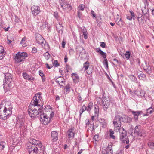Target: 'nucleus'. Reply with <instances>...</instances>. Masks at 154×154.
Returning <instances> with one entry per match:
<instances>
[{
	"label": "nucleus",
	"instance_id": "6e6552de",
	"mask_svg": "<svg viewBox=\"0 0 154 154\" xmlns=\"http://www.w3.org/2000/svg\"><path fill=\"white\" fill-rule=\"evenodd\" d=\"M41 93L39 92L35 94L33 100L31 101L30 104L33 105H36L39 106H40V104H39L42 99Z\"/></svg>",
	"mask_w": 154,
	"mask_h": 154
},
{
	"label": "nucleus",
	"instance_id": "c756f323",
	"mask_svg": "<svg viewBox=\"0 0 154 154\" xmlns=\"http://www.w3.org/2000/svg\"><path fill=\"white\" fill-rule=\"evenodd\" d=\"M148 145L149 147L152 149H154V142H149L148 143Z\"/></svg>",
	"mask_w": 154,
	"mask_h": 154
},
{
	"label": "nucleus",
	"instance_id": "c85d7f7f",
	"mask_svg": "<svg viewBox=\"0 0 154 154\" xmlns=\"http://www.w3.org/2000/svg\"><path fill=\"white\" fill-rule=\"evenodd\" d=\"M116 22L117 24L121 27L122 26V21H121V18H120L119 20H116Z\"/></svg>",
	"mask_w": 154,
	"mask_h": 154
},
{
	"label": "nucleus",
	"instance_id": "4c0bfd02",
	"mask_svg": "<svg viewBox=\"0 0 154 154\" xmlns=\"http://www.w3.org/2000/svg\"><path fill=\"white\" fill-rule=\"evenodd\" d=\"M48 26V25L45 23H44L42 25L40 26L42 29L44 30L45 28Z\"/></svg>",
	"mask_w": 154,
	"mask_h": 154
},
{
	"label": "nucleus",
	"instance_id": "680f3d73",
	"mask_svg": "<svg viewBox=\"0 0 154 154\" xmlns=\"http://www.w3.org/2000/svg\"><path fill=\"white\" fill-rule=\"evenodd\" d=\"M130 13L131 15V17H134V14L133 12L131 10L130 11Z\"/></svg>",
	"mask_w": 154,
	"mask_h": 154
},
{
	"label": "nucleus",
	"instance_id": "bb28decb",
	"mask_svg": "<svg viewBox=\"0 0 154 154\" xmlns=\"http://www.w3.org/2000/svg\"><path fill=\"white\" fill-rule=\"evenodd\" d=\"M93 106V104L92 103H89L87 107H86V110L90 112L91 110L92 109Z\"/></svg>",
	"mask_w": 154,
	"mask_h": 154
},
{
	"label": "nucleus",
	"instance_id": "774afa93",
	"mask_svg": "<svg viewBox=\"0 0 154 154\" xmlns=\"http://www.w3.org/2000/svg\"><path fill=\"white\" fill-rule=\"evenodd\" d=\"M68 60V58L67 57L66 55H65V58H64V62L65 63L67 62Z\"/></svg>",
	"mask_w": 154,
	"mask_h": 154
},
{
	"label": "nucleus",
	"instance_id": "8fccbe9b",
	"mask_svg": "<svg viewBox=\"0 0 154 154\" xmlns=\"http://www.w3.org/2000/svg\"><path fill=\"white\" fill-rule=\"evenodd\" d=\"M54 15L56 19H58L59 16L57 12H54Z\"/></svg>",
	"mask_w": 154,
	"mask_h": 154
},
{
	"label": "nucleus",
	"instance_id": "72a5a7b5",
	"mask_svg": "<svg viewBox=\"0 0 154 154\" xmlns=\"http://www.w3.org/2000/svg\"><path fill=\"white\" fill-rule=\"evenodd\" d=\"M110 132V136L111 138L115 139V137L113 135L114 134V132L112 131V129H110L109 130Z\"/></svg>",
	"mask_w": 154,
	"mask_h": 154
},
{
	"label": "nucleus",
	"instance_id": "864d4df0",
	"mask_svg": "<svg viewBox=\"0 0 154 154\" xmlns=\"http://www.w3.org/2000/svg\"><path fill=\"white\" fill-rule=\"evenodd\" d=\"M91 14L92 15V16L93 17H96L95 14V13L94 11H93L92 10L91 11Z\"/></svg>",
	"mask_w": 154,
	"mask_h": 154
},
{
	"label": "nucleus",
	"instance_id": "5701e85b",
	"mask_svg": "<svg viewBox=\"0 0 154 154\" xmlns=\"http://www.w3.org/2000/svg\"><path fill=\"white\" fill-rule=\"evenodd\" d=\"M142 112V111H134L132 112V113L134 116V117L136 120H137L138 116Z\"/></svg>",
	"mask_w": 154,
	"mask_h": 154
},
{
	"label": "nucleus",
	"instance_id": "f704fd0d",
	"mask_svg": "<svg viewBox=\"0 0 154 154\" xmlns=\"http://www.w3.org/2000/svg\"><path fill=\"white\" fill-rule=\"evenodd\" d=\"M85 8V5L83 4H80L78 7L79 10L83 11Z\"/></svg>",
	"mask_w": 154,
	"mask_h": 154
},
{
	"label": "nucleus",
	"instance_id": "de8ad7c7",
	"mask_svg": "<svg viewBox=\"0 0 154 154\" xmlns=\"http://www.w3.org/2000/svg\"><path fill=\"white\" fill-rule=\"evenodd\" d=\"M143 15H146V18L148 19V20H150V19H149V14H147V13H144L143 12Z\"/></svg>",
	"mask_w": 154,
	"mask_h": 154
},
{
	"label": "nucleus",
	"instance_id": "9b49d317",
	"mask_svg": "<svg viewBox=\"0 0 154 154\" xmlns=\"http://www.w3.org/2000/svg\"><path fill=\"white\" fill-rule=\"evenodd\" d=\"M103 105L104 109L106 111L110 105L109 98L107 97L103 98Z\"/></svg>",
	"mask_w": 154,
	"mask_h": 154
},
{
	"label": "nucleus",
	"instance_id": "a878e982",
	"mask_svg": "<svg viewBox=\"0 0 154 154\" xmlns=\"http://www.w3.org/2000/svg\"><path fill=\"white\" fill-rule=\"evenodd\" d=\"M134 133H137L138 135L141 136L142 134L140 133V130L138 128V126H136L134 129Z\"/></svg>",
	"mask_w": 154,
	"mask_h": 154
},
{
	"label": "nucleus",
	"instance_id": "4d7b16f0",
	"mask_svg": "<svg viewBox=\"0 0 154 154\" xmlns=\"http://www.w3.org/2000/svg\"><path fill=\"white\" fill-rule=\"evenodd\" d=\"M94 139L95 141H97L98 139V135H95L94 137Z\"/></svg>",
	"mask_w": 154,
	"mask_h": 154
},
{
	"label": "nucleus",
	"instance_id": "ea45409f",
	"mask_svg": "<svg viewBox=\"0 0 154 154\" xmlns=\"http://www.w3.org/2000/svg\"><path fill=\"white\" fill-rule=\"evenodd\" d=\"M5 92V93L8 92V94H10L9 92L10 91V90L9 87H3Z\"/></svg>",
	"mask_w": 154,
	"mask_h": 154
},
{
	"label": "nucleus",
	"instance_id": "4be33fe9",
	"mask_svg": "<svg viewBox=\"0 0 154 154\" xmlns=\"http://www.w3.org/2000/svg\"><path fill=\"white\" fill-rule=\"evenodd\" d=\"M96 50L97 52L99 53L100 54L103 56V58H106V53L102 51L100 48H97Z\"/></svg>",
	"mask_w": 154,
	"mask_h": 154
},
{
	"label": "nucleus",
	"instance_id": "a19ab883",
	"mask_svg": "<svg viewBox=\"0 0 154 154\" xmlns=\"http://www.w3.org/2000/svg\"><path fill=\"white\" fill-rule=\"evenodd\" d=\"M64 92L66 94L68 93L70 91V87H66L64 89Z\"/></svg>",
	"mask_w": 154,
	"mask_h": 154
},
{
	"label": "nucleus",
	"instance_id": "338daca9",
	"mask_svg": "<svg viewBox=\"0 0 154 154\" xmlns=\"http://www.w3.org/2000/svg\"><path fill=\"white\" fill-rule=\"evenodd\" d=\"M65 44H66L65 42L63 41V42H62V47L63 48H64L65 47Z\"/></svg>",
	"mask_w": 154,
	"mask_h": 154
},
{
	"label": "nucleus",
	"instance_id": "e433bc0d",
	"mask_svg": "<svg viewBox=\"0 0 154 154\" xmlns=\"http://www.w3.org/2000/svg\"><path fill=\"white\" fill-rule=\"evenodd\" d=\"M6 145V143L2 141L1 142L0 144V149H3L5 146Z\"/></svg>",
	"mask_w": 154,
	"mask_h": 154
},
{
	"label": "nucleus",
	"instance_id": "a18cd8bd",
	"mask_svg": "<svg viewBox=\"0 0 154 154\" xmlns=\"http://www.w3.org/2000/svg\"><path fill=\"white\" fill-rule=\"evenodd\" d=\"M100 46H101L103 48H105L106 47V44L103 42H100Z\"/></svg>",
	"mask_w": 154,
	"mask_h": 154
},
{
	"label": "nucleus",
	"instance_id": "69168bd1",
	"mask_svg": "<svg viewBox=\"0 0 154 154\" xmlns=\"http://www.w3.org/2000/svg\"><path fill=\"white\" fill-rule=\"evenodd\" d=\"M127 19H128L130 20H131L132 19V17L131 16H127Z\"/></svg>",
	"mask_w": 154,
	"mask_h": 154
},
{
	"label": "nucleus",
	"instance_id": "423d86ee",
	"mask_svg": "<svg viewBox=\"0 0 154 154\" xmlns=\"http://www.w3.org/2000/svg\"><path fill=\"white\" fill-rule=\"evenodd\" d=\"M59 3L61 7L64 11H70L72 9V6L67 2L63 0H59Z\"/></svg>",
	"mask_w": 154,
	"mask_h": 154
},
{
	"label": "nucleus",
	"instance_id": "7c9ffc66",
	"mask_svg": "<svg viewBox=\"0 0 154 154\" xmlns=\"http://www.w3.org/2000/svg\"><path fill=\"white\" fill-rule=\"evenodd\" d=\"M39 74L40 76L42 77V80L43 81H44L45 79V77L44 76V74L42 72V71L40 70L39 71Z\"/></svg>",
	"mask_w": 154,
	"mask_h": 154
},
{
	"label": "nucleus",
	"instance_id": "f257e3e1",
	"mask_svg": "<svg viewBox=\"0 0 154 154\" xmlns=\"http://www.w3.org/2000/svg\"><path fill=\"white\" fill-rule=\"evenodd\" d=\"M125 119H130V118L126 116L122 117L119 115L116 116L114 119L113 123L115 131L116 132L119 131L120 132L121 140L123 143L128 144L129 141L128 139L127 138V133L124 128H121L122 121L124 122H128Z\"/></svg>",
	"mask_w": 154,
	"mask_h": 154
},
{
	"label": "nucleus",
	"instance_id": "1a4fd4ad",
	"mask_svg": "<svg viewBox=\"0 0 154 154\" xmlns=\"http://www.w3.org/2000/svg\"><path fill=\"white\" fill-rule=\"evenodd\" d=\"M5 79L4 81L3 85L10 87L11 85L10 83L12 80V75L9 73H7L5 74Z\"/></svg>",
	"mask_w": 154,
	"mask_h": 154
},
{
	"label": "nucleus",
	"instance_id": "393cba45",
	"mask_svg": "<svg viewBox=\"0 0 154 154\" xmlns=\"http://www.w3.org/2000/svg\"><path fill=\"white\" fill-rule=\"evenodd\" d=\"M23 76L24 78L28 80H32L33 78L31 77L28 75L26 72L23 73Z\"/></svg>",
	"mask_w": 154,
	"mask_h": 154
},
{
	"label": "nucleus",
	"instance_id": "0eeeda50",
	"mask_svg": "<svg viewBox=\"0 0 154 154\" xmlns=\"http://www.w3.org/2000/svg\"><path fill=\"white\" fill-rule=\"evenodd\" d=\"M27 57V54L26 52H19L16 54L14 59L17 63H20L23 61Z\"/></svg>",
	"mask_w": 154,
	"mask_h": 154
},
{
	"label": "nucleus",
	"instance_id": "6ab92c4d",
	"mask_svg": "<svg viewBox=\"0 0 154 154\" xmlns=\"http://www.w3.org/2000/svg\"><path fill=\"white\" fill-rule=\"evenodd\" d=\"M5 54V52L4 51L3 47L0 45V60L3 58Z\"/></svg>",
	"mask_w": 154,
	"mask_h": 154
},
{
	"label": "nucleus",
	"instance_id": "412c9836",
	"mask_svg": "<svg viewBox=\"0 0 154 154\" xmlns=\"http://www.w3.org/2000/svg\"><path fill=\"white\" fill-rule=\"evenodd\" d=\"M73 130L72 128L70 129L68 131L67 133L68 134L69 138H71L73 137L74 135V133L73 132Z\"/></svg>",
	"mask_w": 154,
	"mask_h": 154
},
{
	"label": "nucleus",
	"instance_id": "39448f33",
	"mask_svg": "<svg viewBox=\"0 0 154 154\" xmlns=\"http://www.w3.org/2000/svg\"><path fill=\"white\" fill-rule=\"evenodd\" d=\"M0 107L2 109H4L8 112L7 113L12 114V106L10 102L6 101L5 102H2L0 104Z\"/></svg>",
	"mask_w": 154,
	"mask_h": 154
},
{
	"label": "nucleus",
	"instance_id": "49530a36",
	"mask_svg": "<svg viewBox=\"0 0 154 154\" xmlns=\"http://www.w3.org/2000/svg\"><path fill=\"white\" fill-rule=\"evenodd\" d=\"M152 108L151 107H150L147 109V112L150 114L152 113Z\"/></svg>",
	"mask_w": 154,
	"mask_h": 154
},
{
	"label": "nucleus",
	"instance_id": "c9c22d12",
	"mask_svg": "<svg viewBox=\"0 0 154 154\" xmlns=\"http://www.w3.org/2000/svg\"><path fill=\"white\" fill-rule=\"evenodd\" d=\"M125 56L127 60L129 59L130 58V51H127L125 53Z\"/></svg>",
	"mask_w": 154,
	"mask_h": 154
},
{
	"label": "nucleus",
	"instance_id": "b1692460",
	"mask_svg": "<svg viewBox=\"0 0 154 154\" xmlns=\"http://www.w3.org/2000/svg\"><path fill=\"white\" fill-rule=\"evenodd\" d=\"M16 125L18 127L20 128H23L24 123L22 120H17Z\"/></svg>",
	"mask_w": 154,
	"mask_h": 154
},
{
	"label": "nucleus",
	"instance_id": "aec40b11",
	"mask_svg": "<svg viewBox=\"0 0 154 154\" xmlns=\"http://www.w3.org/2000/svg\"><path fill=\"white\" fill-rule=\"evenodd\" d=\"M76 50L77 53L79 55H80L82 52L85 51L84 48L81 46H77L76 48Z\"/></svg>",
	"mask_w": 154,
	"mask_h": 154
},
{
	"label": "nucleus",
	"instance_id": "cd10ccee",
	"mask_svg": "<svg viewBox=\"0 0 154 154\" xmlns=\"http://www.w3.org/2000/svg\"><path fill=\"white\" fill-rule=\"evenodd\" d=\"M89 63L88 61L85 62L83 64V68H85V71L88 69L89 67Z\"/></svg>",
	"mask_w": 154,
	"mask_h": 154
},
{
	"label": "nucleus",
	"instance_id": "052dcab7",
	"mask_svg": "<svg viewBox=\"0 0 154 154\" xmlns=\"http://www.w3.org/2000/svg\"><path fill=\"white\" fill-rule=\"evenodd\" d=\"M74 52V50L72 49H70L69 50V53L70 54H72Z\"/></svg>",
	"mask_w": 154,
	"mask_h": 154
},
{
	"label": "nucleus",
	"instance_id": "f03ea898",
	"mask_svg": "<svg viewBox=\"0 0 154 154\" xmlns=\"http://www.w3.org/2000/svg\"><path fill=\"white\" fill-rule=\"evenodd\" d=\"M27 146L29 154H44V147L39 141L33 139Z\"/></svg>",
	"mask_w": 154,
	"mask_h": 154
},
{
	"label": "nucleus",
	"instance_id": "0e129e2a",
	"mask_svg": "<svg viewBox=\"0 0 154 154\" xmlns=\"http://www.w3.org/2000/svg\"><path fill=\"white\" fill-rule=\"evenodd\" d=\"M46 65L47 67L49 69H50L53 67V66L52 65H51L50 66H49V65L48 63H46Z\"/></svg>",
	"mask_w": 154,
	"mask_h": 154
},
{
	"label": "nucleus",
	"instance_id": "09e8293b",
	"mask_svg": "<svg viewBox=\"0 0 154 154\" xmlns=\"http://www.w3.org/2000/svg\"><path fill=\"white\" fill-rule=\"evenodd\" d=\"M130 78L133 81H135L137 80V78L135 76L132 75L130 76Z\"/></svg>",
	"mask_w": 154,
	"mask_h": 154
},
{
	"label": "nucleus",
	"instance_id": "79ce46f5",
	"mask_svg": "<svg viewBox=\"0 0 154 154\" xmlns=\"http://www.w3.org/2000/svg\"><path fill=\"white\" fill-rule=\"evenodd\" d=\"M103 63L104 65H106L107 68H108V63L106 58H104V62H103Z\"/></svg>",
	"mask_w": 154,
	"mask_h": 154
},
{
	"label": "nucleus",
	"instance_id": "e2e57ef3",
	"mask_svg": "<svg viewBox=\"0 0 154 154\" xmlns=\"http://www.w3.org/2000/svg\"><path fill=\"white\" fill-rule=\"evenodd\" d=\"M83 35L84 36V38L85 39H87L88 38L87 34L86 32H84L83 33Z\"/></svg>",
	"mask_w": 154,
	"mask_h": 154
},
{
	"label": "nucleus",
	"instance_id": "f8f14e48",
	"mask_svg": "<svg viewBox=\"0 0 154 154\" xmlns=\"http://www.w3.org/2000/svg\"><path fill=\"white\" fill-rule=\"evenodd\" d=\"M31 10L32 14L35 16L38 15L41 12L40 7L38 6L35 5L31 7Z\"/></svg>",
	"mask_w": 154,
	"mask_h": 154
},
{
	"label": "nucleus",
	"instance_id": "2eb2a0df",
	"mask_svg": "<svg viewBox=\"0 0 154 154\" xmlns=\"http://www.w3.org/2000/svg\"><path fill=\"white\" fill-rule=\"evenodd\" d=\"M51 134L52 137V141L54 142L57 141L58 138L57 133L55 131H53L51 132Z\"/></svg>",
	"mask_w": 154,
	"mask_h": 154
},
{
	"label": "nucleus",
	"instance_id": "13d9d810",
	"mask_svg": "<svg viewBox=\"0 0 154 154\" xmlns=\"http://www.w3.org/2000/svg\"><path fill=\"white\" fill-rule=\"evenodd\" d=\"M26 38L25 37H23L22 39V40H21V42H20V44H23V42L24 41H25L26 40Z\"/></svg>",
	"mask_w": 154,
	"mask_h": 154
},
{
	"label": "nucleus",
	"instance_id": "58836bf2",
	"mask_svg": "<svg viewBox=\"0 0 154 154\" xmlns=\"http://www.w3.org/2000/svg\"><path fill=\"white\" fill-rule=\"evenodd\" d=\"M54 66L55 67H57L59 66V64L57 60H55L53 63Z\"/></svg>",
	"mask_w": 154,
	"mask_h": 154
},
{
	"label": "nucleus",
	"instance_id": "6e6d98bb",
	"mask_svg": "<svg viewBox=\"0 0 154 154\" xmlns=\"http://www.w3.org/2000/svg\"><path fill=\"white\" fill-rule=\"evenodd\" d=\"M81 109L84 112L85 110H86V106H85V105H84L82 106V108Z\"/></svg>",
	"mask_w": 154,
	"mask_h": 154
},
{
	"label": "nucleus",
	"instance_id": "dca6fc26",
	"mask_svg": "<svg viewBox=\"0 0 154 154\" xmlns=\"http://www.w3.org/2000/svg\"><path fill=\"white\" fill-rule=\"evenodd\" d=\"M113 151L112 150V146L111 144H109L106 149L104 154H112Z\"/></svg>",
	"mask_w": 154,
	"mask_h": 154
},
{
	"label": "nucleus",
	"instance_id": "7ed1b4c3",
	"mask_svg": "<svg viewBox=\"0 0 154 154\" xmlns=\"http://www.w3.org/2000/svg\"><path fill=\"white\" fill-rule=\"evenodd\" d=\"M40 106L36 105L30 104L28 110V113L31 117L33 119L38 117L41 114L42 109Z\"/></svg>",
	"mask_w": 154,
	"mask_h": 154
},
{
	"label": "nucleus",
	"instance_id": "f3484780",
	"mask_svg": "<svg viewBox=\"0 0 154 154\" xmlns=\"http://www.w3.org/2000/svg\"><path fill=\"white\" fill-rule=\"evenodd\" d=\"M71 75L72 79L74 83H76L79 81V78L77 74L75 73H73Z\"/></svg>",
	"mask_w": 154,
	"mask_h": 154
},
{
	"label": "nucleus",
	"instance_id": "37998d69",
	"mask_svg": "<svg viewBox=\"0 0 154 154\" xmlns=\"http://www.w3.org/2000/svg\"><path fill=\"white\" fill-rule=\"evenodd\" d=\"M137 18L138 19V20L139 21L140 20L142 21L144 19V17L143 15H141L140 17L139 16L137 17Z\"/></svg>",
	"mask_w": 154,
	"mask_h": 154
},
{
	"label": "nucleus",
	"instance_id": "2f4dec72",
	"mask_svg": "<svg viewBox=\"0 0 154 154\" xmlns=\"http://www.w3.org/2000/svg\"><path fill=\"white\" fill-rule=\"evenodd\" d=\"M44 56L45 57V59L48 60L50 57V54L48 52H46L44 54Z\"/></svg>",
	"mask_w": 154,
	"mask_h": 154
},
{
	"label": "nucleus",
	"instance_id": "9d476101",
	"mask_svg": "<svg viewBox=\"0 0 154 154\" xmlns=\"http://www.w3.org/2000/svg\"><path fill=\"white\" fill-rule=\"evenodd\" d=\"M8 112L4 109H2L0 107V118L3 120H5L9 115H11L10 113H7Z\"/></svg>",
	"mask_w": 154,
	"mask_h": 154
},
{
	"label": "nucleus",
	"instance_id": "4468645a",
	"mask_svg": "<svg viewBox=\"0 0 154 154\" xmlns=\"http://www.w3.org/2000/svg\"><path fill=\"white\" fill-rule=\"evenodd\" d=\"M99 108L98 106L97 105H95L94 107V111L95 115L91 117V119L92 121H94L95 118H97V116L99 115Z\"/></svg>",
	"mask_w": 154,
	"mask_h": 154
},
{
	"label": "nucleus",
	"instance_id": "603ef678",
	"mask_svg": "<svg viewBox=\"0 0 154 154\" xmlns=\"http://www.w3.org/2000/svg\"><path fill=\"white\" fill-rule=\"evenodd\" d=\"M77 15L78 17L80 18L82 15V13L80 12V11L78 10L77 12Z\"/></svg>",
	"mask_w": 154,
	"mask_h": 154
},
{
	"label": "nucleus",
	"instance_id": "c03bdc74",
	"mask_svg": "<svg viewBox=\"0 0 154 154\" xmlns=\"http://www.w3.org/2000/svg\"><path fill=\"white\" fill-rule=\"evenodd\" d=\"M145 69L146 70V71L147 73H150L151 72V68L150 66H149L147 67V68L146 69L145 68Z\"/></svg>",
	"mask_w": 154,
	"mask_h": 154
},
{
	"label": "nucleus",
	"instance_id": "473e14b6",
	"mask_svg": "<svg viewBox=\"0 0 154 154\" xmlns=\"http://www.w3.org/2000/svg\"><path fill=\"white\" fill-rule=\"evenodd\" d=\"M87 70V74L89 75L91 74L93 70V67H90Z\"/></svg>",
	"mask_w": 154,
	"mask_h": 154
},
{
	"label": "nucleus",
	"instance_id": "3c124183",
	"mask_svg": "<svg viewBox=\"0 0 154 154\" xmlns=\"http://www.w3.org/2000/svg\"><path fill=\"white\" fill-rule=\"evenodd\" d=\"M37 52V49L35 47H34L32 50V52L33 53H35Z\"/></svg>",
	"mask_w": 154,
	"mask_h": 154
},
{
	"label": "nucleus",
	"instance_id": "a211bd4d",
	"mask_svg": "<svg viewBox=\"0 0 154 154\" xmlns=\"http://www.w3.org/2000/svg\"><path fill=\"white\" fill-rule=\"evenodd\" d=\"M56 27L57 32L60 33L62 34L63 32V27L60 23L57 25Z\"/></svg>",
	"mask_w": 154,
	"mask_h": 154
},
{
	"label": "nucleus",
	"instance_id": "bf43d9fd",
	"mask_svg": "<svg viewBox=\"0 0 154 154\" xmlns=\"http://www.w3.org/2000/svg\"><path fill=\"white\" fill-rule=\"evenodd\" d=\"M140 133L141 134H142V136H143V135L144 134H145V131L143 130H140Z\"/></svg>",
	"mask_w": 154,
	"mask_h": 154
},
{
	"label": "nucleus",
	"instance_id": "5fc2aeb1",
	"mask_svg": "<svg viewBox=\"0 0 154 154\" xmlns=\"http://www.w3.org/2000/svg\"><path fill=\"white\" fill-rule=\"evenodd\" d=\"M59 85L61 86H63V84H64V82L63 81H58Z\"/></svg>",
	"mask_w": 154,
	"mask_h": 154
},
{
	"label": "nucleus",
	"instance_id": "20e7f679",
	"mask_svg": "<svg viewBox=\"0 0 154 154\" xmlns=\"http://www.w3.org/2000/svg\"><path fill=\"white\" fill-rule=\"evenodd\" d=\"M54 115V113L52 112L50 114L43 113L40 114V121L43 124L46 125L51 122V119Z\"/></svg>",
	"mask_w": 154,
	"mask_h": 154
},
{
	"label": "nucleus",
	"instance_id": "ddd939ff",
	"mask_svg": "<svg viewBox=\"0 0 154 154\" xmlns=\"http://www.w3.org/2000/svg\"><path fill=\"white\" fill-rule=\"evenodd\" d=\"M36 40L39 44H41L42 47H44L43 44V43L44 39L39 34L36 33L35 34Z\"/></svg>",
	"mask_w": 154,
	"mask_h": 154
}]
</instances>
